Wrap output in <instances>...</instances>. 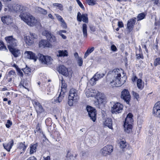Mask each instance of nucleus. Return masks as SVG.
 <instances>
[{
  "label": "nucleus",
  "instance_id": "79ce46f5",
  "mask_svg": "<svg viewBox=\"0 0 160 160\" xmlns=\"http://www.w3.org/2000/svg\"><path fill=\"white\" fill-rule=\"evenodd\" d=\"M77 63L79 66H81L82 65L83 60L82 58L81 57H80L78 58H77L76 59Z\"/></svg>",
  "mask_w": 160,
  "mask_h": 160
},
{
  "label": "nucleus",
  "instance_id": "e433bc0d",
  "mask_svg": "<svg viewBox=\"0 0 160 160\" xmlns=\"http://www.w3.org/2000/svg\"><path fill=\"white\" fill-rule=\"evenodd\" d=\"M2 49L7 50L6 47L5 45L3 42L0 40V50Z\"/></svg>",
  "mask_w": 160,
  "mask_h": 160
},
{
  "label": "nucleus",
  "instance_id": "a19ab883",
  "mask_svg": "<svg viewBox=\"0 0 160 160\" xmlns=\"http://www.w3.org/2000/svg\"><path fill=\"white\" fill-rule=\"evenodd\" d=\"M154 65L155 66H157L158 65H160V58H156L154 62Z\"/></svg>",
  "mask_w": 160,
  "mask_h": 160
},
{
  "label": "nucleus",
  "instance_id": "c85d7f7f",
  "mask_svg": "<svg viewBox=\"0 0 160 160\" xmlns=\"http://www.w3.org/2000/svg\"><path fill=\"white\" fill-rule=\"evenodd\" d=\"M152 113L156 117H160V109H153Z\"/></svg>",
  "mask_w": 160,
  "mask_h": 160
},
{
  "label": "nucleus",
  "instance_id": "a878e982",
  "mask_svg": "<svg viewBox=\"0 0 160 160\" xmlns=\"http://www.w3.org/2000/svg\"><path fill=\"white\" fill-rule=\"evenodd\" d=\"M36 9L39 13L44 15H46L47 13V11L46 10L41 7H37L36 8Z\"/></svg>",
  "mask_w": 160,
  "mask_h": 160
},
{
  "label": "nucleus",
  "instance_id": "f257e3e1",
  "mask_svg": "<svg viewBox=\"0 0 160 160\" xmlns=\"http://www.w3.org/2000/svg\"><path fill=\"white\" fill-rule=\"evenodd\" d=\"M119 69H114L113 70L110 72V73L114 75L115 78V80H113L110 82V84L112 87H119L123 85L125 82V79L123 80V78L126 79L125 77L121 78V74L120 72Z\"/></svg>",
  "mask_w": 160,
  "mask_h": 160
},
{
  "label": "nucleus",
  "instance_id": "f8f14e48",
  "mask_svg": "<svg viewBox=\"0 0 160 160\" xmlns=\"http://www.w3.org/2000/svg\"><path fill=\"white\" fill-rule=\"evenodd\" d=\"M32 103L36 109L38 114H40L44 112V109L42 106L38 101L33 100L32 101Z\"/></svg>",
  "mask_w": 160,
  "mask_h": 160
},
{
  "label": "nucleus",
  "instance_id": "7ed1b4c3",
  "mask_svg": "<svg viewBox=\"0 0 160 160\" xmlns=\"http://www.w3.org/2000/svg\"><path fill=\"white\" fill-rule=\"evenodd\" d=\"M8 48L9 50H19L16 48L17 45V41L12 36H8L5 37Z\"/></svg>",
  "mask_w": 160,
  "mask_h": 160
},
{
  "label": "nucleus",
  "instance_id": "052dcab7",
  "mask_svg": "<svg viewBox=\"0 0 160 160\" xmlns=\"http://www.w3.org/2000/svg\"><path fill=\"white\" fill-rule=\"evenodd\" d=\"M137 123L138 124L140 125L143 122V121L140 117H138L137 119Z\"/></svg>",
  "mask_w": 160,
  "mask_h": 160
},
{
  "label": "nucleus",
  "instance_id": "ea45409f",
  "mask_svg": "<svg viewBox=\"0 0 160 160\" xmlns=\"http://www.w3.org/2000/svg\"><path fill=\"white\" fill-rule=\"evenodd\" d=\"M120 147L121 148L124 149L126 147V142L123 141H121L119 142Z\"/></svg>",
  "mask_w": 160,
  "mask_h": 160
},
{
  "label": "nucleus",
  "instance_id": "3c124183",
  "mask_svg": "<svg viewBox=\"0 0 160 160\" xmlns=\"http://www.w3.org/2000/svg\"><path fill=\"white\" fill-rule=\"evenodd\" d=\"M12 124V122L9 120L7 121V123L6 124V127L8 128H9Z\"/></svg>",
  "mask_w": 160,
  "mask_h": 160
},
{
  "label": "nucleus",
  "instance_id": "a18cd8bd",
  "mask_svg": "<svg viewBox=\"0 0 160 160\" xmlns=\"http://www.w3.org/2000/svg\"><path fill=\"white\" fill-rule=\"evenodd\" d=\"M77 99H74L69 98H68V104L70 106H72L73 104V102Z\"/></svg>",
  "mask_w": 160,
  "mask_h": 160
},
{
  "label": "nucleus",
  "instance_id": "423d86ee",
  "mask_svg": "<svg viewBox=\"0 0 160 160\" xmlns=\"http://www.w3.org/2000/svg\"><path fill=\"white\" fill-rule=\"evenodd\" d=\"M86 110L88 112L89 117L90 119L93 122L95 121L96 118V111L95 108L93 107L88 105L86 107Z\"/></svg>",
  "mask_w": 160,
  "mask_h": 160
},
{
  "label": "nucleus",
  "instance_id": "9d476101",
  "mask_svg": "<svg viewBox=\"0 0 160 160\" xmlns=\"http://www.w3.org/2000/svg\"><path fill=\"white\" fill-rule=\"evenodd\" d=\"M39 60L41 62L44 64H51V62L52 59L51 57L45 56L40 54L39 57Z\"/></svg>",
  "mask_w": 160,
  "mask_h": 160
},
{
  "label": "nucleus",
  "instance_id": "6ab92c4d",
  "mask_svg": "<svg viewBox=\"0 0 160 160\" xmlns=\"http://www.w3.org/2000/svg\"><path fill=\"white\" fill-rule=\"evenodd\" d=\"M104 124L110 129L113 130L112 127V120L111 118H106L104 122Z\"/></svg>",
  "mask_w": 160,
  "mask_h": 160
},
{
  "label": "nucleus",
  "instance_id": "13d9d810",
  "mask_svg": "<svg viewBox=\"0 0 160 160\" xmlns=\"http://www.w3.org/2000/svg\"><path fill=\"white\" fill-rule=\"evenodd\" d=\"M66 92V90H63L61 89V91L60 93L59 96L64 97V96L65 93Z\"/></svg>",
  "mask_w": 160,
  "mask_h": 160
},
{
  "label": "nucleus",
  "instance_id": "473e14b6",
  "mask_svg": "<svg viewBox=\"0 0 160 160\" xmlns=\"http://www.w3.org/2000/svg\"><path fill=\"white\" fill-rule=\"evenodd\" d=\"M81 19H82V21L85 23H88V15L87 14H84L82 15V17H81Z\"/></svg>",
  "mask_w": 160,
  "mask_h": 160
},
{
  "label": "nucleus",
  "instance_id": "6e6d98bb",
  "mask_svg": "<svg viewBox=\"0 0 160 160\" xmlns=\"http://www.w3.org/2000/svg\"><path fill=\"white\" fill-rule=\"evenodd\" d=\"M81 17H82V15L81 14V13L79 12L78 13L77 19L78 21L80 22H81L82 21V19Z\"/></svg>",
  "mask_w": 160,
  "mask_h": 160
},
{
  "label": "nucleus",
  "instance_id": "20e7f679",
  "mask_svg": "<svg viewBox=\"0 0 160 160\" xmlns=\"http://www.w3.org/2000/svg\"><path fill=\"white\" fill-rule=\"evenodd\" d=\"M132 117L133 115L131 113H129L125 118L123 126L124 131L128 133L131 132L132 130V125L130 123L129 121H130V122H131L132 121Z\"/></svg>",
  "mask_w": 160,
  "mask_h": 160
},
{
  "label": "nucleus",
  "instance_id": "72a5a7b5",
  "mask_svg": "<svg viewBox=\"0 0 160 160\" xmlns=\"http://www.w3.org/2000/svg\"><path fill=\"white\" fill-rule=\"evenodd\" d=\"M14 57L17 58L20 55L19 51H10Z\"/></svg>",
  "mask_w": 160,
  "mask_h": 160
},
{
  "label": "nucleus",
  "instance_id": "f3484780",
  "mask_svg": "<svg viewBox=\"0 0 160 160\" xmlns=\"http://www.w3.org/2000/svg\"><path fill=\"white\" fill-rule=\"evenodd\" d=\"M13 10L16 12H22L24 10V7L19 4H14L12 6Z\"/></svg>",
  "mask_w": 160,
  "mask_h": 160
},
{
  "label": "nucleus",
  "instance_id": "4d7b16f0",
  "mask_svg": "<svg viewBox=\"0 0 160 160\" xmlns=\"http://www.w3.org/2000/svg\"><path fill=\"white\" fill-rule=\"evenodd\" d=\"M132 94L134 98H135L137 99H138L139 98V96L138 93H137L134 91H133Z\"/></svg>",
  "mask_w": 160,
  "mask_h": 160
},
{
  "label": "nucleus",
  "instance_id": "412c9836",
  "mask_svg": "<svg viewBox=\"0 0 160 160\" xmlns=\"http://www.w3.org/2000/svg\"><path fill=\"white\" fill-rule=\"evenodd\" d=\"M25 142H21L18 143V148L19 149L22 150V152L21 153L25 152L27 147V145H25Z\"/></svg>",
  "mask_w": 160,
  "mask_h": 160
},
{
  "label": "nucleus",
  "instance_id": "774afa93",
  "mask_svg": "<svg viewBox=\"0 0 160 160\" xmlns=\"http://www.w3.org/2000/svg\"><path fill=\"white\" fill-rule=\"evenodd\" d=\"M118 26L119 28L123 27V24L122 22L118 21Z\"/></svg>",
  "mask_w": 160,
  "mask_h": 160
},
{
  "label": "nucleus",
  "instance_id": "ddd939ff",
  "mask_svg": "<svg viewBox=\"0 0 160 160\" xmlns=\"http://www.w3.org/2000/svg\"><path fill=\"white\" fill-rule=\"evenodd\" d=\"M58 71L60 73L65 76H68L69 75L68 69L64 65H60L59 67Z\"/></svg>",
  "mask_w": 160,
  "mask_h": 160
},
{
  "label": "nucleus",
  "instance_id": "393cba45",
  "mask_svg": "<svg viewBox=\"0 0 160 160\" xmlns=\"http://www.w3.org/2000/svg\"><path fill=\"white\" fill-rule=\"evenodd\" d=\"M47 39L50 42L54 43L57 42L55 36L51 34H50V36L48 37Z\"/></svg>",
  "mask_w": 160,
  "mask_h": 160
},
{
  "label": "nucleus",
  "instance_id": "9b49d317",
  "mask_svg": "<svg viewBox=\"0 0 160 160\" xmlns=\"http://www.w3.org/2000/svg\"><path fill=\"white\" fill-rule=\"evenodd\" d=\"M39 46L40 48L43 49L46 48H52V45L46 40H42L39 42Z\"/></svg>",
  "mask_w": 160,
  "mask_h": 160
},
{
  "label": "nucleus",
  "instance_id": "8fccbe9b",
  "mask_svg": "<svg viewBox=\"0 0 160 160\" xmlns=\"http://www.w3.org/2000/svg\"><path fill=\"white\" fill-rule=\"evenodd\" d=\"M63 80H62L61 81L62 83V87H61V90H66L67 88V86L66 84L63 83Z\"/></svg>",
  "mask_w": 160,
  "mask_h": 160
},
{
  "label": "nucleus",
  "instance_id": "0eeeda50",
  "mask_svg": "<svg viewBox=\"0 0 160 160\" xmlns=\"http://www.w3.org/2000/svg\"><path fill=\"white\" fill-rule=\"evenodd\" d=\"M131 96L128 89H124L121 92V98L128 104H129L131 100Z\"/></svg>",
  "mask_w": 160,
  "mask_h": 160
},
{
  "label": "nucleus",
  "instance_id": "b1692460",
  "mask_svg": "<svg viewBox=\"0 0 160 160\" xmlns=\"http://www.w3.org/2000/svg\"><path fill=\"white\" fill-rule=\"evenodd\" d=\"M105 95L103 94H101V95H99L97 99L98 104L102 103L105 99Z\"/></svg>",
  "mask_w": 160,
  "mask_h": 160
},
{
  "label": "nucleus",
  "instance_id": "2f4dec72",
  "mask_svg": "<svg viewBox=\"0 0 160 160\" xmlns=\"http://www.w3.org/2000/svg\"><path fill=\"white\" fill-rule=\"evenodd\" d=\"M66 157L68 160L73 159L74 158L73 154L69 150H67V155Z\"/></svg>",
  "mask_w": 160,
  "mask_h": 160
},
{
  "label": "nucleus",
  "instance_id": "1a4fd4ad",
  "mask_svg": "<svg viewBox=\"0 0 160 160\" xmlns=\"http://www.w3.org/2000/svg\"><path fill=\"white\" fill-rule=\"evenodd\" d=\"M123 106L120 103L117 102L113 105L111 111L112 113L117 114L120 113L122 111Z\"/></svg>",
  "mask_w": 160,
  "mask_h": 160
},
{
  "label": "nucleus",
  "instance_id": "c03bdc74",
  "mask_svg": "<svg viewBox=\"0 0 160 160\" xmlns=\"http://www.w3.org/2000/svg\"><path fill=\"white\" fill-rule=\"evenodd\" d=\"M48 130L50 133L52 132L53 131L54 132L55 129H54V124L52 126V125L50 126H48Z\"/></svg>",
  "mask_w": 160,
  "mask_h": 160
},
{
  "label": "nucleus",
  "instance_id": "e2e57ef3",
  "mask_svg": "<svg viewBox=\"0 0 160 160\" xmlns=\"http://www.w3.org/2000/svg\"><path fill=\"white\" fill-rule=\"evenodd\" d=\"M16 70L21 76L22 77L23 76V72L21 71L20 68H19L17 69Z\"/></svg>",
  "mask_w": 160,
  "mask_h": 160
},
{
  "label": "nucleus",
  "instance_id": "cd10ccee",
  "mask_svg": "<svg viewBox=\"0 0 160 160\" xmlns=\"http://www.w3.org/2000/svg\"><path fill=\"white\" fill-rule=\"evenodd\" d=\"M82 32L83 36L84 37H87V25L86 24H83L82 26Z\"/></svg>",
  "mask_w": 160,
  "mask_h": 160
},
{
  "label": "nucleus",
  "instance_id": "c756f323",
  "mask_svg": "<svg viewBox=\"0 0 160 160\" xmlns=\"http://www.w3.org/2000/svg\"><path fill=\"white\" fill-rule=\"evenodd\" d=\"M58 54H57L58 57L66 56L68 55L67 51H58Z\"/></svg>",
  "mask_w": 160,
  "mask_h": 160
},
{
  "label": "nucleus",
  "instance_id": "a211bd4d",
  "mask_svg": "<svg viewBox=\"0 0 160 160\" xmlns=\"http://www.w3.org/2000/svg\"><path fill=\"white\" fill-rule=\"evenodd\" d=\"M25 53H27V56L28 58L31 59L33 60L34 62H36L37 61L38 58L37 57L35 54L32 52L30 51H26L25 52Z\"/></svg>",
  "mask_w": 160,
  "mask_h": 160
},
{
  "label": "nucleus",
  "instance_id": "de8ad7c7",
  "mask_svg": "<svg viewBox=\"0 0 160 160\" xmlns=\"http://www.w3.org/2000/svg\"><path fill=\"white\" fill-rule=\"evenodd\" d=\"M160 109V101L158 102L154 105L153 109Z\"/></svg>",
  "mask_w": 160,
  "mask_h": 160
},
{
  "label": "nucleus",
  "instance_id": "2eb2a0df",
  "mask_svg": "<svg viewBox=\"0 0 160 160\" xmlns=\"http://www.w3.org/2000/svg\"><path fill=\"white\" fill-rule=\"evenodd\" d=\"M1 20L3 23L8 25L12 23V20L10 15H7L2 16L1 18Z\"/></svg>",
  "mask_w": 160,
  "mask_h": 160
},
{
  "label": "nucleus",
  "instance_id": "f03ea898",
  "mask_svg": "<svg viewBox=\"0 0 160 160\" xmlns=\"http://www.w3.org/2000/svg\"><path fill=\"white\" fill-rule=\"evenodd\" d=\"M21 19L31 26H34L37 20L32 16L27 13H21L19 15Z\"/></svg>",
  "mask_w": 160,
  "mask_h": 160
},
{
  "label": "nucleus",
  "instance_id": "5701e85b",
  "mask_svg": "<svg viewBox=\"0 0 160 160\" xmlns=\"http://www.w3.org/2000/svg\"><path fill=\"white\" fill-rule=\"evenodd\" d=\"M137 86L138 88L141 90L143 89L144 85V83H142V80L141 79H138L137 80Z\"/></svg>",
  "mask_w": 160,
  "mask_h": 160
},
{
  "label": "nucleus",
  "instance_id": "f704fd0d",
  "mask_svg": "<svg viewBox=\"0 0 160 160\" xmlns=\"http://www.w3.org/2000/svg\"><path fill=\"white\" fill-rule=\"evenodd\" d=\"M136 55L137 58L138 59H143V56L142 53L141 52V51H138V52H136Z\"/></svg>",
  "mask_w": 160,
  "mask_h": 160
},
{
  "label": "nucleus",
  "instance_id": "bb28decb",
  "mask_svg": "<svg viewBox=\"0 0 160 160\" xmlns=\"http://www.w3.org/2000/svg\"><path fill=\"white\" fill-rule=\"evenodd\" d=\"M104 75L105 74L103 73L100 74L99 72H97L95 74L93 77L95 78V79H96V80L97 81L99 79L103 78Z\"/></svg>",
  "mask_w": 160,
  "mask_h": 160
},
{
  "label": "nucleus",
  "instance_id": "37998d69",
  "mask_svg": "<svg viewBox=\"0 0 160 160\" xmlns=\"http://www.w3.org/2000/svg\"><path fill=\"white\" fill-rule=\"evenodd\" d=\"M87 2L88 4L89 5H94L96 4V0H87Z\"/></svg>",
  "mask_w": 160,
  "mask_h": 160
},
{
  "label": "nucleus",
  "instance_id": "c9c22d12",
  "mask_svg": "<svg viewBox=\"0 0 160 160\" xmlns=\"http://www.w3.org/2000/svg\"><path fill=\"white\" fill-rule=\"evenodd\" d=\"M145 16V14L142 13L138 14L137 17V20L138 21L142 20L144 19Z\"/></svg>",
  "mask_w": 160,
  "mask_h": 160
},
{
  "label": "nucleus",
  "instance_id": "39448f33",
  "mask_svg": "<svg viewBox=\"0 0 160 160\" xmlns=\"http://www.w3.org/2000/svg\"><path fill=\"white\" fill-rule=\"evenodd\" d=\"M113 148L111 145H108L102 148L100 151V154L102 157H107L110 155L113 152Z\"/></svg>",
  "mask_w": 160,
  "mask_h": 160
},
{
  "label": "nucleus",
  "instance_id": "5fc2aeb1",
  "mask_svg": "<svg viewBox=\"0 0 160 160\" xmlns=\"http://www.w3.org/2000/svg\"><path fill=\"white\" fill-rule=\"evenodd\" d=\"M53 5L55 6H56L58 7V8L60 10H62V9L63 7L61 4H59V3H54L53 4Z\"/></svg>",
  "mask_w": 160,
  "mask_h": 160
},
{
  "label": "nucleus",
  "instance_id": "49530a36",
  "mask_svg": "<svg viewBox=\"0 0 160 160\" xmlns=\"http://www.w3.org/2000/svg\"><path fill=\"white\" fill-rule=\"evenodd\" d=\"M22 70L25 73V74H28L29 72H31V69L29 68H22Z\"/></svg>",
  "mask_w": 160,
  "mask_h": 160
},
{
  "label": "nucleus",
  "instance_id": "4be33fe9",
  "mask_svg": "<svg viewBox=\"0 0 160 160\" xmlns=\"http://www.w3.org/2000/svg\"><path fill=\"white\" fill-rule=\"evenodd\" d=\"M38 147V143H36L34 144H31L30 145V154H31L35 152Z\"/></svg>",
  "mask_w": 160,
  "mask_h": 160
},
{
  "label": "nucleus",
  "instance_id": "58836bf2",
  "mask_svg": "<svg viewBox=\"0 0 160 160\" xmlns=\"http://www.w3.org/2000/svg\"><path fill=\"white\" fill-rule=\"evenodd\" d=\"M45 123L47 126L52 125L51 119L50 118H47L45 120Z\"/></svg>",
  "mask_w": 160,
  "mask_h": 160
},
{
  "label": "nucleus",
  "instance_id": "aec40b11",
  "mask_svg": "<svg viewBox=\"0 0 160 160\" xmlns=\"http://www.w3.org/2000/svg\"><path fill=\"white\" fill-rule=\"evenodd\" d=\"M13 141L12 140L9 142L7 144H3L4 148L8 151H10L13 145Z\"/></svg>",
  "mask_w": 160,
  "mask_h": 160
},
{
  "label": "nucleus",
  "instance_id": "680f3d73",
  "mask_svg": "<svg viewBox=\"0 0 160 160\" xmlns=\"http://www.w3.org/2000/svg\"><path fill=\"white\" fill-rule=\"evenodd\" d=\"M93 51H87L86 52H85L84 56V58H87V57Z\"/></svg>",
  "mask_w": 160,
  "mask_h": 160
},
{
  "label": "nucleus",
  "instance_id": "09e8293b",
  "mask_svg": "<svg viewBox=\"0 0 160 160\" xmlns=\"http://www.w3.org/2000/svg\"><path fill=\"white\" fill-rule=\"evenodd\" d=\"M97 81L96 80L95 78L93 77L89 81V82L92 85H93L96 84V82Z\"/></svg>",
  "mask_w": 160,
  "mask_h": 160
},
{
  "label": "nucleus",
  "instance_id": "4c0bfd02",
  "mask_svg": "<svg viewBox=\"0 0 160 160\" xmlns=\"http://www.w3.org/2000/svg\"><path fill=\"white\" fill-rule=\"evenodd\" d=\"M51 33L48 31L46 30H44L42 32V35L43 36H45L47 38L48 37L50 36Z\"/></svg>",
  "mask_w": 160,
  "mask_h": 160
},
{
  "label": "nucleus",
  "instance_id": "864d4df0",
  "mask_svg": "<svg viewBox=\"0 0 160 160\" xmlns=\"http://www.w3.org/2000/svg\"><path fill=\"white\" fill-rule=\"evenodd\" d=\"M76 1L80 7L83 10H84L85 8L80 1L79 0H76Z\"/></svg>",
  "mask_w": 160,
  "mask_h": 160
},
{
  "label": "nucleus",
  "instance_id": "bf43d9fd",
  "mask_svg": "<svg viewBox=\"0 0 160 160\" xmlns=\"http://www.w3.org/2000/svg\"><path fill=\"white\" fill-rule=\"evenodd\" d=\"M66 92V90H63L61 89V91L60 93L59 96L64 97V96L65 93Z\"/></svg>",
  "mask_w": 160,
  "mask_h": 160
},
{
  "label": "nucleus",
  "instance_id": "69168bd1",
  "mask_svg": "<svg viewBox=\"0 0 160 160\" xmlns=\"http://www.w3.org/2000/svg\"><path fill=\"white\" fill-rule=\"evenodd\" d=\"M62 22L61 26L64 28H67V25L66 23H65L64 20H63V22Z\"/></svg>",
  "mask_w": 160,
  "mask_h": 160
},
{
  "label": "nucleus",
  "instance_id": "6e6552de",
  "mask_svg": "<svg viewBox=\"0 0 160 160\" xmlns=\"http://www.w3.org/2000/svg\"><path fill=\"white\" fill-rule=\"evenodd\" d=\"M37 38V35L35 33H30V35L24 37V40L25 43L30 46L34 43V39Z\"/></svg>",
  "mask_w": 160,
  "mask_h": 160
},
{
  "label": "nucleus",
  "instance_id": "603ef678",
  "mask_svg": "<svg viewBox=\"0 0 160 160\" xmlns=\"http://www.w3.org/2000/svg\"><path fill=\"white\" fill-rule=\"evenodd\" d=\"M63 98V97H62L58 96V97L57 98L56 100L55 99V100L56 102L60 103L62 101Z\"/></svg>",
  "mask_w": 160,
  "mask_h": 160
},
{
  "label": "nucleus",
  "instance_id": "dca6fc26",
  "mask_svg": "<svg viewBox=\"0 0 160 160\" xmlns=\"http://www.w3.org/2000/svg\"><path fill=\"white\" fill-rule=\"evenodd\" d=\"M136 18H133L128 21L127 24V27L130 31L132 30L136 22Z\"/></svg>",
  "mask_w": 160,
  "mask_h": 160
},
{
  "label": "nucleus",
  "instance_id": "4468645a",
  "mask_svg": "<svg viewBox=\"0 0 160 160\" xmlns=\"http://www.w3.org/2000/svg\"><path fill=\"white\" fill-rule=\"evenodd\" d=\"M69 98L78 99L79 98L77 94V90L74 88L71 89L69 91L68 97Z\"/></svg>",
  "mask_w": 160,
  "mask_h": 160
},
{
  "label": "nucleus",
  "instance_id": "7c9ffc66",
  "mask_svg": "<svg viewBox=\"0 0 160 160\" xmlns=\"http://www.w3.org/2000/svg\"><path fill=\"white\" fill-rule=\"evenodd\" d=\"M47 90L49 93H48V94H52L54 91V87L53 86L49 85L47 87Z\"/></svg>",
  "mask_w": 160,
  "mask_h": 160
},
{
  "label": "nucleus",
  "instance_id": "0e129e2a",
  "mask_svg": "<svg viewBox=\"0 0 160 160\" xmlns=\"http://www.w3.org/2000/svg\"><path fill=\"white\" fill-rule=\"evenodd\" d=\"M15 73V72L13 70H11L8 73V76L10 77L11 75H14Z\"/></svg>",
  "mask_w": 160,
  "mask_h": 160
},
{
  "label": "nucleus",
  "instance_id": "338daca9",
  "mask_svg": "<svg viewBox=\"0 0 160 160\" xmlns=\"http://www.w3.org/2000/svg\"><path fill=\"white\" fill-rule=\"evenodd\" d=\"M90 30L92 32H94L96 31L95 27L92 25H90L89 26Z\"/></svg>",
  "mask_w": 160,
  "mask_h": 160
}]
</instances>
